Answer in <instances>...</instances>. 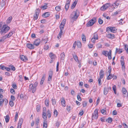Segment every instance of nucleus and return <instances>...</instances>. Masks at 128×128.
Here are the masks:
<instances>
[{
  "label": "nucleus",
  "instance_id": "473e14b6",
  "mask_svg": "<svg viewBox=\"0 0 128 128\" xmlns=\"http://www.w3.org/2000/svg\"><path fill=\"white\" fill-rule=\"evenodd\" d=\"M76 44L77 46L79 48H80L81 47L82 44L80 42H76Z\"/></svg>",
  "mask_w": 128,
  "mask_h": 128
},
{
  "label": "nucleus",
  "instance_id": "f3484780",
  "mask_svg": "<svg viewBox=\"0 0 128 128\" xmlns=\"http://www.w3.org/2000/svg\"><path fill=\"white\" fill-rule=\"evenodd\" d=\"M70 1L68 0L67 3L65 6V8L66 11H67L70 5Z\"/></svg>",
  "mask_w": 128,
  "mask_h": 128
},
{
  "label": "nucleus",
  "instance_id": "dca6fc26",
  "mask_svg": "<svg viewBox=\"0 0 128 128\" xmlns=\"http://www.w3.org/2000/svg\"><path fill=\"white\" fill-rule=\"evenodd\" d=\"M49 56L51 59H52V60H54L55 59L56 56L54 54L52 53H50L49 54Z\"/></svg>",
  "mask_w": 128,
  "mask_h": 128
},
{
  "label": "nucleus",
  "instance_id": "13d9d810",
  "mask_svg": "<svg viewBox=\"0 0 128 128\" xmlns=\"http://www.w3.org/2000/svg\"><path fill=\"white\" fill-rule=\"evenodd\" d=\"M82 105L84 107H85L87 105V102L86 101H84L83 102Z\"/></svg>",
  "mask_w": 128,
  "mask_h": 128
},
{
  "label": "nucleus",
  "instance_id": "39448f33",
  "mask_svg": "<svg viewBox=\"0 0 128 128\" xmlns=\"http://www.w3.org/2000/svg\"><path fill=\"white\" fill-rule=\"evenodd\" d=\"M98 109H96L94 110V113L92 114V120L96 119L98 116Z\"/></svg>",
  "mask_w": 128,
  "mask_h": 128
},
{
  "label": "nucleus",
  "instance_id": "c85d7f7f",
  "mask_svg": "<svg viewBox=\"0 0 128 128\" xmlns=\"http://www.w3.org/2000/svg\"><path fill=\"white\" fill-rule=\"evenodd\" d=\"M48 126V125L46 123V121H44L43 124V128H47Z\"/></svg>",
  "mask_w": 128,
  "mask_h": 128
},
{
  "label": "nucleus",
  "instance_id": "603ef678",
  "mask_svg": "<svg viewBox=\"0 0 128 128\" xmlns=\"http://www.w3.org/2000/svg\"><path fill=\"white\" fill-rule=\"evenodd\" d=\"M101 112L103 114H106V111L105 110L102 109L101 110Z\"/></svg>",
  "mask_w": 128,
  "mask_h": 128
},
{
  "label": "nucleus",
  "instance_id": "4d7b16f0",
  "mask_svg": "<svg viewBox=\"0 0 128 128\" xmlns=\"http://www.w3.org/2000/svg\"><path fill=\"white\" fill-rule=\"evenodd\" d=\"M100 78H98V84H99V85L100 86L102 84V83L101 82V80Z\"/></svg>",
  "mask_w": 128,
  "mask_h": 128
},
{
  "label": "nucleus",
  "instance_id": "a18cd8bd",
  "mask_svg": "<svg viewBox=\"0 0 128 128\" xmlns=\"http://www.w3.org/2000/svg\"><path fill=\"white\" fill-rule=\"evenodd\" d=\"M113 76L111 74H109L107 78V79L108 80H110L112 78Z\"/></svg>",
  "mask_w": 128,
  "mask_h": 128
},
{
  "label": "nucleus",
  "instance_id": "f8f14e48",
  "mask_svg": "<svg viewBox=\"0 0 128 128\" xmlns=\"http://www.w3.org/2000/svg\"><path fill=\"white\" fill-rule=\"evenodd\" d=\"M52 71H50L49 74V76L48 78V82L50 83L52 80Z\"/></svg>",
  "mask_w": 128,
  "mask_h": 128
},
{
  "label": "nucleus",
  "instance_id": "58836bf2",
  "mask_svg": "<svg viewBox=\"0 0 128 128\" xmlns=\"http://www.w3.org/2000/svg\"><path fill=\"white\" fill-rule=\"evenodd\" d=\"M51 100L52 101V104L54 106L55 105L56 102V101L55 100V99L52 98Z\"/></svg>",
  "mask_w": 128,
  "mask_h": 128
},
{
  "label": "nucleus",
  "instance_id": "ddd939ff",
  "mask_svg": "<svg viewBox=\"0 0 128 128\" xmlns=\"http://www.w3.org/2000/svg\"><path fill=\"white\" fill-rule=\"evenodd\" d=\"M40 42V40L39 39H37L34 42V45L36 46H38L39 45Z\"/></svg>",
  "mask_w": 128,
  "mask_h": 128
},
{
  "label": "nucleus",
  "instance_id": "a878e982",
  "mask_svg": "<svg viewBox=\"0 0 128 128\" xmlns=\"http://www.w3.org/2000/svg\"><path fill=\"white\" fill-rule=\"evenodd\" d=\"M66 109L68 112H70L72 109L71 106L68 105H67L66 106Z\"/></svg>",
  "mask_w": 128,
  "mask_h": 128
},
{
  "label": "nucleus",
  "instance_id": "bf43d9fd",
  "mask_svg": "<svg viewBox=\"0 0 128 128\" xmlns=\"http://www.w3.org/2000/svg\"><path fill=\"white\" fill-rule=\"evenodd\" d=\"M6 68V67L3 65H1L0 66V68L2 70H4V69H5Z\"/></svg>",
  "mask_w": 128,
  "mask_h": 128
},
{
  "label": "nucleus",
  "instance_id": "f257e3e1",
  "mask_svg": "<svg viewBox=\"0 0 128 128\" xmlns=\"http://www.w3.org/2000/svg\"><path fill=\"white\" fill-rule=\"evenodd\" d=\"M79 15V12L78 10L73 11L70 16L71 21L73 22L74 21H76Z\"/></svg>",
  "mask_w": 128,
  "mask_h": 128
},
{
  "label": "nucleus",
  "instance_id": "7ed1b4c3",
  "mask_svg": "<svg viewBox=\"0 0 128 128\" xmlns=\"http://www.w3.org/2000/svg\"><path fill=\"white\" fill-rule=\"evenodd\" d=\"M10 28L9 26L6 25H4L2 27L1 30L0 32V33L2 34V35H3L7 32Z\"/></svg>",
  "mask_w": 128,
  "mask_h": 128
},
{
  "label": "nucleus",
  "instance_id": "680f3d73",
  "mask_svg": "<svg viewBox=\"0 0 128 128\" xmlns=\"http://www.w3.org/2000/svg\"><path fill=\"white\" fill-rule=\"evenodd\" d=\"M100 98H98L97 100L96 101V106H97L98 105V104L100 102Z\"/></svg>",
  "mask_w": 128,
  "mask_h": 128
},
{
  "label": "nucleus",
  "instance_id": "c9c22d12",
  "mask_svg": "<svg viewBox=\"0 0 128 128\" xmlns=\"http://www.w3.org/2000/svg\"><path fill=\"white\" fill-rule=\"evenodd\" d=\"M108 68L109 70L108 71V72L107 73V75H108V74H110V73L111 72L112 68L111 66H109Z\"/></svg>",
  "mask_w": 128,
  "mask_h": 128
},
{
  "label": "nucleus",
  "instance_id": "4c0bfd02",
  "mask_svg": "<svg viewBox=\"0 0 128 128\" xmlns=\"http://www.w3.org/2000/svg\"><path fill=\"white\" fill-rule=\"evenodd\" d=\"M12 19V16H10L9 18L7 20V22L8 23V24L10 23Z\"/></svg>",
  "mask_w": 128,
  "mask_h": 128
},
{
  "label": "nucleus",
  "instance_id": "09e8293b",
  "mask_svg": "<svg viewBox=\"0 0 128 128\" xmlns=\"http://www.w3.org/2000/svg\"><path fill=\"white\" fill-rule=\"evenodd\" d=\"M23 120L22 118H21L20 119L19 121L18 122V124L22 125V124L23 122Z\"/></svg>",
  "mask_w": 128,
  "mask_h": 128
},
{
  "label": "nucleus",
  "instance_id": "6e6d98bb",
  "mask_svg": "<svg viewBox=\"0 0 128 128\" xmlns=\"http://www.w3.org/2000/svg\"><path fill=\"white\" fill-rule=\"evenodd\" d=\"M10 92L13 94H14L15 93L14 90V89L12 88H11L10 89Z\"/></svg>",
  "mask_w": 128,
  "mask_h": 128
},
{
  "label": "nucleus",
  "instance_id": "3c124183",
  "mask_svg": "<svg viewBox=\"0 0 128 128\" xmlns=\"http://www.w3.org/2000/svg\"><path fill=\"white\" fill-rule=\"evenodd\" d=\"M18 113L17 112H16L14 118L15 121H17V120L18 119Z\"/></svg>",
  "mask_w": 128,
  "mask_h": 128
},
{
  "label": "nucleus",
  "instance_id": "c03bdc74",
  "mask_svg": "<svg viewBox=\"0 0 128 128\" xmlns=\"http://www.w3.org/2000/svg\"><path fill=\"white\" fill-rule=\"evenodd\" d=\"M38 14H35L34 17V20H36L38 18Z\"/></svg>",
  "mask_w": 128,
  "mask_h": 128
},
{
  "label": "nucleus",
  "instance_id": "5fc2aeb1",
  "mask_svg": "<svg viewBox=\"0 0 128 128\" xmlns=\"http://www.w3.org/2000/svg\"><path fill=\"white\" fill-rule=\"evenodd\" d=\"M39 119L38 118L36 120V124L37 126H38L39 124Z\"/></svg>",
  "mask_w": 128,
  "mask_h": 128
},
{
  "label": "nucleus",
  "instance_id": "79ce46f5",
  "mask_svg": "<svg viewBox=\"0 0 128 128\" xmlns=\"http://www.w3.org/2000/svg\"><path fill=\"white\" fill-rule=\"evenodd\" d=\"M13 34V33L12 32H10L7 36H6V38H10L12 36Z\"/></svg>",
  "mask_w": 128,
  "mask_h": 128
},
{
  "label": "nucleus",
  "instance_id": "864d4df0",
  "mask_svg": "<svg viewBox=\"0 0 128 128\" xmlns=\"http://www.w3.org/2000/svg\"><path fill=\"white\" fill-rule=\"evenodd\" d=\"M54 115L56 117L58 114L57 111L56 110H55L54 112Z\"/></svg>",
  "mask_w": 128,
  "mask_h": 128
},
{
  "label": "nucleus",
  "instance_id": "6ab92c4d",
  "mask_svg": "<svg viewBox=\"0 0 128 128\" xmlns=\"http://www.w3.org/2000/svg\"><path fill=\"white\" fill-rule=\"evenodd\" d=\"M34 87L33 86V84H30L29 86V90L30 91L32 90H32H34Z\"/></svg>",
  "mask_w": 128,
  "mask_h": 128
},
{
  "label": "nucleus",
  "instance_id": "f704fd0d",
  "mask_svg": "<svg viewBox=\"0 0 128 128\" xmlns=\"http://www.w3.org/2000/svg\"><path fill=\"white\" fill-rule=\"evenodd\" d=\"M40 106L39 105H37L36 106V110L38 112H40Z\"/></svg>",
  "mask_w": 128,
  "mask_h": 128
},
{
  "label": "nucleus",
  "instance_id": "c756f323",
  "mask_svg": "<svg viewBox=\"0 0 128 128\" xmlns=\"http://www.w3.org/2000/svg\"><path fill=\"white\" fill-rule=\"evenodd\" d=\"M73 57L74 60L76 62H79L78 56L76 55L74 56L73 55Z\"/></svg>",
  "mask_w": 128,
  "mask_h": 128
},
{
  "label": "nucleus",
  "instance_id": "de8ad7c7",
  "mask_svg": "<svg viewBox=\"0 0 128 128\" xmlns=\"http://www.w3.org/2000/svg\"><path fill=\"white\" fill-rule=\"evenodd\" d=\"M40 12V9L39 8L37 9L35 11V14H39V12Z\"/></svg>",
  "mask_w": 128,
  "mask_h": 128
},
{
  "label": "nucleus",
  "instance_id": "2f4dec72",
  "mask_svg": "<svg viewBox=\"0 0 128 128\" xmlns=\"http://www.w3.org/2000/svg\"><path fill=\"white\" fill-rule=\"evenodd\" d=\"M55 8L56 11L59 12L61 10V7L60 6H57L55 7Z\"/></svg>",
  "mask_w": 128,
  "mask_h": 128
},
{
  "label": "nucleus",
  "instance_id": "423d86ee",
  "mask_svg": "<svg viewBox=\"0 0 128 128\" xmlns=\"http://www.w3.org/2000/svg\"><path fill=\"white\" fill-rule=\"evenodd\" d=\"M116 30V29L115 27H108L106 28V31L108 32H109L110 31L113 33H115Z\"/></svg>",
  "mask_w": 128,
  "mask_h": 128
},
{
  "label": "nucleus",
  "instance_id": "2eb2a0df",
  "mask_svg": "<svg viewBox=\"0 0 128 128\" xmlns=\"http://www.w3.org/2000/svg\"><path fill=\"white\" fill-rule=\"evenodd\" d=\"M122 92L123 93L124 95V96H126L128 95V93L127 91L124 88H122Z\"/></svg>",
  "mask_w": 128,
  "mask_h": 128
},
{
  "label": "nucleus",
  "instance_id": "8fccbe9b",
  "mask_svg": "<svg viewBox=\"0 0 128 128\" xmlns=\"http://www.w3.org/2000/svg\"><path fill=\"white\" fill-rule=\"evenodd\" d=\"M9 104L12 107L14 106V102L12 101H10L9 102Z\"/></svg>",
  "mask_w": 128,
  "mask_h": 128
},
{
  "label": "nucleus",
  "instance_id": "9d476101",
  "mask_svg": "<svg viewBox=\"0 0 128 128\" xmlns=\"http://www.w3.org/2000/svg\"><path fill=\"white\" fill-rule=\"evenodd\" d=\"M61 102L62 106L63 107H65L66 106V103L64 98L62 97L61 99Z\"/></svg>",
  "mask_w": 128,
  "mask_h": 128
},
{
  "label": "nucleus",
  "instance_id": "69168bd1",
  "mask_svg": "<svg viewBox=\"0 0 128 128\" xmlns=\"http://www.w3.org/2000/svg\"><path fill=\"white\" fill-rule=\"evenodd\" d=\"M121 64L122 66L124 65V62L123 60H120Z\"/></svg>",
  "mask_w": 128,
  "mask_h": 128
},
{
  "label": "nucleus",
  "instance_id": "1a4fd4ad",
  "mask_svg": "<svg viewBox=\"0 0 128 128\" xmlns=\"http://www.w3.org/2000/svg\"><path fill=\"white\" fill-rule=\"evenodd\" d=\"M26 46L30 50L33 49L35 48L34 44H32L30 43H27L26 44Z\"/></svg>",
  "mask_w": 128,
  "mask_h": 128
},
{
  "label": "nucleus",
  "instance_id": "f03ea898",
  "mask_svg": "<svg viewBox=\"0 0 128 128\" xmlns=\"http://www.w3.org/2000/svg\"><path fill=\"white\" fill-rule=\"evenodd\" d=\"M102 54L105 56H108L109 60H110L112 58L111 57L112 51L110 50L109 52L106 51H103L102 52Z\"/></svg>",
  "mask_w": 128,
  "mask_h": 128
},
{
  "label": "nucleus",
  "instance_id": "4468645a",
  "mask_svg": "<svg viewBox=\"0 0 128 128\" xmlns=\"http://www.w3.org/2000/svg\"><path fill=\"white\" fill-rule=\"evenodd\" d=\"M6 38V36H3L1 38L0 40V43L1 44L2 43H4Z\"/></svg>",
  "mask_w": 128,
  "mask_h": 128
},
{
  "label": "nucleus",
  "instance_id": "e2e57ef3",
  "mask_svg": "<svg viewBox=\"0 0 128 128\" xmlns=\"http://www.w3.org/2000/svg\"><path fill=\"white\" fill-rule=\"evenodd\" d=\"M96 47L98 48H101L102 47V45L100 44H97Z\"/></svg>",
  "mask_w": 128,
  "mask_h": 128
},
{
  "label": "nucleus",
  "instance_id": "393cba45",
  "mask_svg": "<svg viewBox=\"0 0 128 128\" xmlns=\"http://www.w3.org/2000/svg\"><path fill=\"white\" fill-rule=\"evenodd\" d=\"M6 122L7 123L8 122L10 118L9 116L7 115L6 116H4Z\"/></svg>",
  "mask_w": 128,
  "mask_h": 128
},
{
  "label": "nucleus",
  "instance_id": "cd10ccee",
  "mask_svg": "<svg viewBox=\"0 0 128 128\" xmlns=\"http://www.w3.org/2000/svg\"><path fill=\"white\" fill-rule=\"evenodd\" d=\"M4 101V99L3 98H0V106H2L3 105V103Z\"/></svg>",
  "mask_w": 128,
  "mask_h": 128
},
{
  "label": "nucleus",
  "instance_id": "6e6552de",
  "mask_svg": "<svg viewBox=\"0 0 128 128\" xmlns=\"http://www.w3.org/2000/svg\"><path fill=\"white\" fill-rule=\"evenodd\" d=\"M66 20L64 19L62 21L60 26V28L61 30H62L65 24Z\"/></svg>",
  "mask_w": 128,
  "mask_h": 128
},
{
  "label": "nucleus",
  "instance_id": "0e129e2a",
  "mask_svg": "<svg viewBox=\"0 0 128 128\" xmlns=\"http://www.w3.org/2000/svg\"><path fill=\"white\" fill-rule=\"evenodd\" d=\"M77 98H78V100L79 101H81L82 100V99L80 96L79 95H78L77 96Z\"/></svg>",
  "mask_w": 128,
  "mask_h": 128
},
{
  "label": "nucleus",
  "instance_id": "e433bc0d",
  "mask_svg": "<svg viewBox=\"0 0 128 128\" xmlns=\"http://www.w3.org/2000/svg\"><path fill=\"white\" fill-rule=\"evenodd\" d=\"M112 88L114 91V93L115 94H116V86L115 85L114 86H112Z\"/></svg>",
  "mask_w": 128,
  "mask_h": 128
},
{
  "label": "nucleus",
  "instance_id": "5701e85b",
  "mask_svg": "<svg viewBox=\"0 0 128 128\" xmlns=\"http://www.w3.org/2000/svg\"><path fill=\"white\" fill-rule=\"evenodd\" d=\"M119 3L118 2V1H116L114 4L112 5L114 8H116L118 6Z\"/></svg>",
  "mask_w": 128,
  "mask_h": 128
},
{
  "label": "nucleus",
  "instance_id": "b1692460",
  "mask_svg": "<svg viewBox=\"0 0 128 128\" xmlns=\"http://www.w3.org/2000/svg\"><path fill=\"white\" fill-rule=\"evenodd\" d=\"M107 36L110 38H114V35L110 34H108L107 35Z\"/></svg>",
  "mask_w": 128,
  "mask_h": 128
},
{
  "label": "nucleus",
  "instance_id": "7c9ffc66",
  "mask_svg": "<svg viewBox=\"0 0 128 128\" xmlns=\"http://www.w3.org/2000/svg\"><path fill=\"white\" fill-rule=\"evenodd\" d=\"M65 54L64 52H63L60 54V58L61 60H64V58Z\"/></svg>",
  "mask_w": 128,
  "mask_h": 128
},
{
  "label": "nucleus",
  "instance_id": "aec40b11",
  "mask_svg": "<svg viewBox=\"0 0 128 128\" xmlns=\"http://www.w3.org/2000/svg\"><path fill=\"white\" fill-rule=\"evenodd\" d=\"M78 0H76L73 3L72 6L71 8H74L76 6V4H77Z\"/></svg>",
  "mask_w": 128,
  "mask_h": 128
},
{
  "label": "nucleus",
  "instance_id": "a19ab883",
  "mask_svg": "<svg viewBox=\"0 0 128 128\" xmlns=\"http://www.w3.org/2000/svg\"><path fill=\"white\" fill-rule=\"evenodd\" d=\"M98 22L100 24H102L103 23V21L100 18H99L98 20Z\"/></svg>",
  "mask_w": 128,
  "mask_h": 128
},
{
  "label": "nucleus",
  "instance_id": "ea45409f",
  "mask_svg": "<svg viewBox=\"0 0 128 128\" xmlns=\"http://www.w3.org/2000/svg\"><path fill=\"white\" fill-rule=\"evenodd\" d=\"M82 41L86 42V37L84 34H82Z\"/></svg>",
  "mask_w": 128,
  "mask_h": 128
},
{
  "label": "nucleus",
  "instance_id": "774afa93",
  "mask_svg": "<svg viewBox=\"0 0 128 128\" xmlns=\"http://www.w3.org/2000/svg\"><path fill=\"white\" fill-rule=\"evenodd\" d=\"M48 6H47L44 5L41 6V8H43L44 9H46L47 8Z\"/></svg>",
  "mask_w": 128,
  "mask_h": 128
},
{
  "label": "nucleus",
  "instance_id": "9b49d317",
  "mask_svg": "<svg viewBox=\"0 0 128 128\" xmlns=\"http://www.w3.org/2000/svg\"><path fill=\"white\" fill-rule=\"evenodd\" d=\"M20 58L22 60L24 61V62H26L28 60L27 57L24 55H20Z\"/></svg>",
  "mask_w": 128,
  "mask_h": 128
},
{
  "label": "nucleus",
  "instance_id": "338daca9",
  "mask_svg": "<svg viewBox=\"0 0 128 128\" xmlns=\"http://www.w3.org/2000/svg\"><path fill=\"white\" fill-rule=\"evenodd\" d=\"M45 104L46 106H48L49 105L48 101V100H46L45 101Z\"/></svg>",
  "mask_w": 128,
  "mask_h": 128
},
{
  "label": "nucleus",
  "instance_id": "72a5a7b5",
  "mask_svg": "<svg viewBox=\"0 0 128 128\" xmlns=\"http://www.w3.org/2000/svg\"><path fill=\"white\" fill-rule=\"evenodd\" d=\"M93 38H95L96 40L98 39V36L97 33H95L93 34Z\"/></svg>",
  "mask_w": 128,
  "mask_h": 128
},
{
  "label": "nucleus",
  "instance_id": "0eeeda50",
  "mask_svg": "<svg viewBox=\"0 0 128 128\" xmlns=\"http://www.w3.org/2000/svg\"><path fill=\"white\" fill-rule=\"evenodd\" d=\"M110 5V3H107L104 5L100 8L101 10L104 11L108 8Z\"/></svg>",
  "mask_w": 128,
  "mask_h": 128
},
{
  "label": "nucleus",
  "instance_id": "a211bd4d",
  "mask_svg": "<svg viewBox=\"0 0 128 128\" xmlns=\"http://www.w3.org/2000/svg\"><path fill=\"white\" fill-rule=\"evenodd\" d=\"M50 13L49 12H47L43 14L42 15V16L44 18H47L50 15Z\"/></svg>",
  "mask_w": 128,
  "mask_h": 128
},
{
  "label": "nucleus",
  "instance_id": "20e7f679",
  "mask_svg": "<svg viewBox=\"0 0 128 128\" xmlns=\"http://www.w3.org/2000/svg\"><path fill=\"white\" fill-rule=\"evenodd\" d=\"M96 19L95 18H94L92 19L89 20L86 24L87 27H90L92 26L96 22Z\"/></svg>",
  "mask_w": 128,
  "mask_h": 128
},
{
  "label": "nucleus",
  "instance_id": "37998d69",
  "mask_svg": "<svg viewBox=\"0 0 128 128\" xmlns=\"http://www.w3.org/2000/svg\"><path fill=\"white\" fill-rule=\"evenodd\" d=\"M9 66L11 68V69L13 71H15V70L16 68L13 65H10Z\"/></svg>",
  "mask_w": 128,
  "mask_h": 128
},
{
  "label": "nucleus",
  "instance_id": "412c9836",
  "mask_svg": "<svg viewBox=\"0 0 128 128\" xmlns=\"http://www.w3.org/2000/svg\"><path fill=\"white\" fill-rule=\"evenodd\" d=\"M38 83L37 82H36L34 84V88L33 90H32V92L34 93L36 90V87L38 86Z\"/></svg>",
  "mask_w": 128,
  "mask_h": 128
},
{
  "label": "nucleus",
  "instance_id": "4be33fe9",
  "mask_svg": "<svg viewBox=\"0 0 128 128\" xmlns=\"http://www.w3.org/2000/svg\"><path fill=\"white\" fill-rule=\"evenodd\" d=\"M42 118L44 119V121H46L47 119L46 114V112H43L42 113Z\"/></svg>",
  "mask_w": 128,
  "mask_h": 128
},
{
  "label": "nucleus",
  "instance_id": "49530a36",
  "mask_svg": "<svg viewBox=\"0 0 128 128\" xmlns=\"http://www.w3.org/2000/svg\"><path fill=\"white\" fill-rule=\"evenodd\" d=\"M107 121L109 123H110L112 122V119L111 118H108L107 120Z\"/></svg>",
  "mask_w": 128,
  "mask_h": 128
},
{
  "label": "nucleus",
  "instance_id": "bb28decb",
  "mask_svg": "<svg viewBox=\"0 0 128 128\" xmlns=\"http://www.w3.org/2000/svg\"><path fill=\"white\" fill-rule=\"evenodd\" d=\"M108 91L107 88L106 87H104V95H106L107 94Z\"/></svg>",
  "mask_w": 128,
  "mask_h": 128
},
{
  "label": "nucleus",
  "instance_id": "052dcab7",
  "mask_svg": "<svg viewBox=\"0 0 128 128\" xmlns=\"http://www.w3.org/2000/svg\"><path fill=\"white\" fill-rule=\"evenodd\" d=\"M43 41H44V42H45V44H46L48 40L47 38H46L43 39Z\"/></svg>",
  "mask_w": 128,
  "mask_h": 128
}]
</instances>
